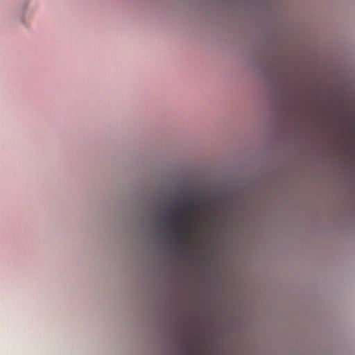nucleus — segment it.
<instances>
[{"mask_svg":"<svg viewBox=\"0 0 355 355\" xmlns=\"http://www.w3.org/2000/svg\"><path fill=\"white\" fill-rule=\"evenodd\" d=\"M198 208V205L194 202L193 198H189L186 205L182 209L179 211L181 214H191L193 209H197Z\"/></svg>","mask_w":355,"mask_h":355,"instance_id":"nucleus-1","label":"nucleus"},{"mask_svg":"<svg viewBox=\"0 0 355 355\" xmlns=\"http://www.w3.org/2000/svg\"><path fill=\"white\" fill-rule=\"evenodd\" d=\"M168 227L169 230H173L174 233L177 234L181 240L187 236V234L183 232L182 227H174L171 220L168 221Z\"/></svg>","mask_w":355,"mask_h":355,"instance_id":"nucleus-2","label":"nucleus"},{"mask_svg":"<svg viewBox=\"0 0 355 355\" xmlns=\"http://www.w3.org/2000/svg\"><path fill=\"white\" fill-rule=\"evenodd\" d=\"M205 202V200H202V202H201V204L202 205H204Z\"/></svg>","mask_w":355,"mask_h":355,"instance_id":"nucleus-3","label":"nucleus"}]
</instances>
